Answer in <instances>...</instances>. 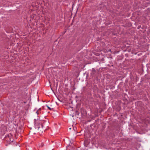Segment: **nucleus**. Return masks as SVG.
I'll list each match as a JSON object with an SVG mask.
<instances>
[{
	"instance_id": "obj_1",
	"label": "nucleus",
	"mask_w": 150,
	"mask_h": 150,
	"mask_svg": "<svg viewBox=\"0 0 150 150\" xmlns=\"http://www.w3.org/2000/svg\"><path fill=\"white\" fill-rule=\"evenodd\" d=\"M7 127L4 125H2L1 128V131L2 134H4L7 131Z\"/></svg>"
},
{
	"instance_id": "obj_2",
	"label": "nucleus",
	"mask_w": 150,
	"mask_h": 150,
	"mask_svg": "<svg viewBox=\"0 0 150 150\" xmlns=\"http://www.w3.org/2000/svg\"><path fill=\"white\" fill-rule=\"evenodd\" d=\"M12 137V136L11 134H8L5 136L6 140L7 141V140H9L11 141Z\"/></svg>"
},
{
	"instance_id": "obj_3",
	"label": "nucleus",
	"mask_w": 150,
	"mask_h": 150,
	"mask_svg": "<svg viewBox=\"0 0 150 150\" xmlns=\"http://www.w3.org/2000/svg\"><path fill=\"white\" fill-rule=\"evenodd\" d=\"M13 142L14 141H5L4 143L6 146H7L10 144L12 145V143H13L14 144H15V143H13ZM15 145L16 146L17 144H15Z\"/></svg>"
},
{
	"instance_id": "obj_4",
	"label": "nucleus",
	"mask_w": 150,
	"mask_h": 150,
	"mask_svg": "<svg viewBox=\"0 0 150 150\" xmlns=\"http://www.w3.org/2000/svg\"><path fill=\"white\" fill-rule=\"evenodd\" d=\"M36 113L38 115H39L40 113H41V109L40 108L38 109L37 110L36 112Z\"/></svg>"
},
{
	"instance_id": "obj_5",
	"label": "nucleus",
	"mask_w": 150,
	"mask_h": 150,
	"mask_svg": "<svg viewBox=\"0 0 150 150\" xmlns=\"http://www.w3.org/2000/svg\"><path fill=\"white\" fill-rule=\"evenodd\" d=\"M92 72L93 73H95V70L94 69H92Z\"/></svg>"
},
{
	"instance_id": "obj_6",
	"label": "nucleus",
	"mask_w": 150,
	"mask_h": 150,
	"mask_svg": "<svg viewBox=\"0 0 150 150\" xmlns=\"http://www.w3.org/2000/svg\"><path fill=\"white\" fill-rule=\"evenodd\" d=\"M71 144H69V146H72V147H73V145H72V143H70Z\"/></svg>"
},
{
	"instance_id": "obj_7",
	"label": "nucleus",
	"mask_w": 150,
	"mask_h": 150,
	"mask_svg": "<svg viewBox=\"0 0 150 150\" xmlns=\"http://www.w3.org/2000/svg\"><path fill=\"white\" fill-rule=\"evenodd\" d=\"M88 142V141H84V144L86 145V144Z\"/></svg>"
},
{
	"instance_id": "obj_8",
	"label": "nucleus",
	"mask_w": 150,
	"mask_h": 150,
	"mask_svg": "<svg viewBox=\"0 0 150 150\" xmlns=\"http://www.w3.org/2000/svg\"><path fill=\"white\" fill-rule=\"evenodd\" d=\"M47 108H48V109H49L50 110H51V108H50V107H48V106H47Z\"/></svg>"
}]
</instances>
